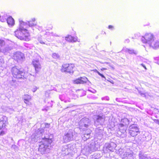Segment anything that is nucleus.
Instances as JSON below:
<instances>
[{"mask_svg":"<svg viewBox=\"0 0 159 159\" xmlns=\"http://www.w3.org/2000/svg\"><path fill=\"white\" fill-rule=\"evenodd\" d=\"M27 24L22 21H20L19 27L14 32L15 36L18 39L26 41L29 40L30 34L27 30L24 28Z\"/></svg>","mask_w":159,"mask_h":159,"instance_id":"obj_1","label":"nucleus"},{"mask_svg":"<svg viewBox=\"0 0 159 159\" xmlns=\"http://www.w3.org/2000/svg\"><path fill=\"white\" fill-rule=\"evenodd\" d=\"M154 35L152 34L149 33L146 34L141 38L142 42L145 43H148L149 46L154 49L159 48V42L154 41Z\"/></svg>","mask_w":159,"mask_h":159,"instance_id":"obj_2","label":"nucleus"},{"mask_svg":"<svg viewBox=\"0 0 159 159\" xmlns=\"http://www.w3.org/2000/svg\"><path fill=\"white\" fill-rule=\"evenodd\" d=\"M50 135H48V138L44 137L40 142L41 143L39 146L38 150L42 154H44L49 150V147L52 142V139L50 138Z\"/></svg>","mask_w":159,"mask_h":159,"instance_id":"obj_3","label":"nucleus"},{"mask_svg":"<svg viewBox=\"0 0 159 159\" xmlns=\"http://www.w3.org/2000/svg\"><path fill=\"white\" fill-rule=\"evenodd\" d=\"M76 67L74 63H64L62 65L61 70L62 72L72 74L75 71Z\"/></svg>","mask_w":159,"mask_h":159,"instance_id":"obj_4","label":"nucleus"},{"mask_svg":"<svg viewBox=\"0 0 159 159\" xmlns=\"http://www.w3.org/2000/svg\"><path fill=\"white\" fill-rule=\"evenodd\" d=\"M11 72L13 76L17 79H23L25 72L18 69L16 66H14L11 68Z\"/></svg>","mask_w":159,"mask_h":159,"instance_id":"obj_5","label":"nucleus"},{"mask_svg":"<svg viewBox=\"0 0 159 159\" xmlns=\"http://www.w3.org/2000/svg\"><path fill=\"white\" fill-rule=\"evenodd\" d=\"M128 130L129 134L133 137H136L140 132L139 128L134 124L130 125Z\"/></svg>","mask_w":159,"mask_h":159,"instance_id":"obj_6","label":"nucleus"},{"mask_svg":"<svg viewBox=\"0 0 159 159\" xmlns=\"http://www.w3.org/2000/svg\"><path fill=\"white\" fill-rule=\"evenodd\" d=\"M12 58L17 62H21L25 60V57L23 53L17 52L14 53Z\"/></svg>","mask_w":159,"mask_h":159,"instance_id":"obj_7","label":"nucleus"},{"mask_svg":"<svg viewBox=\"0 0 159 159\" xmlns=\"http://www.w3.org/2000/svg\"><path fill=\"white\" fill-rule=\"evenodd\" d=\"M32 64L34 67L35 73H40L42 70V66L38 60H34L32 61Z\"/></svg>","mask_w":159,"mask_h":159,"instance_id":"obj_8","label":"nucleus"},{"mask_svg":"<svg viewBox=\"0 0 159 159\" xmlns=\"http://www.w3.org/2000/svg\"><path fill=\"white\" fill-rule=\"evenodd\" d=\"M88 81V78L85 76L80 77L73 80L72 82L74 84H83L86 83Z\"/></svg>","mask_w":159,"mask_h":159,"instance_id":"obj_9","label":"nucleus"},{"mask_svg":"<svg viewBox=\"0 0 159 159\" xmlns=\"http://www.w3.org/2000/svg\"><path fill=\"white\" fill-rule=\"evenodd\" d=\"M8 124L7 118L3 116L0 119V130L4 129Z\"/></svg>","mask_w":159,"mask_h":159,"instance_id":"obj_10","label":"nucleus"},{"mask_svg":"<svg viewBox=\"0 0 159 159\" xmlns=\"http://www.w3.org/2000/svg\"><path fill=\"white\" fill-rule=\"evenodd\" d=\"M31 99V97L28 95H25V97L24 99V102L27 105H31V103L30 101Z\"/></svg>","mask_w":159,"mask_h":159,"instance_id":"obj_11","label":"nucleus"},{"mask_svg":"<svg viewBox=\"0 0 159 159\" xmlns=\"http://www.w3.org/2000/svg\"><path fill=\"white\" fill-rule=\"evenodd\" d=\"M65 39L68 42H75L77 41V37H75L70 35H68L65 38Z\"/></svg>","mask_w":159,"mask_h":159,"instance_id":"obj_12","label":"nucleus"},{"mask_svg":"<svg viewBox=\"0 0 159 159\" xmlns=\"http://www.w3.org/2000/svg\"><path fill=\"white\" fill-rule=\"evenodd\" d=\"M129 121L126 118L122 119L121 120V123L119 124L120 127H122L124 126H128L129 125Z\"/></svg>","mask_w":159,"mask_h":159,"instance_id":"obj_13","label":"nucleus"},{"mask_svg":"<svg viewBox=\"0 0 159 159\" xmlns=\"http://www.w3.org/2000/svg\"><path fill=\"white\" fill-rule=\"evenodd\" d=\"M7 21L8 25L9 26H12L15 24L14 20L11 16L8 17Z\"/></svg>","mask_w":159,"mask_h":159,"instance_id":"obj_14","label":"nucleus"},{"mask_svg":"<svg viewBox=\"0 0 159 159\" xmlns=\"http://www.w3.org/2000/svg\"><path fill=\"white\" fill-rule=\"evenodd\" d=\"M27 25H28L29 26H35L37 24V22L36 21L35 18H34L28 22V23H27Z\"/></svg>","mask_w":159,"mask_h":159,"instance_id":"obj_15","label":"nucleus"},{"mask_svg":"<svg viewBox=\"0 0 159 159\" xmlns=\"http://www.w3.org/2000/svg\"><path fill=\"white\" fill-rule=\"evenodd\" d=\"M78 95L82 97L86 95V92L83 90H79L77 91Z\"/></svg>","mask_w":159,"mask_h":159,"instance_id":"obj_16","label":"nucleus"},{"mask_svg":"<svg viewBox=\"0 0 159 159\" xmlns=\"http://www.w3.org/2000/svg\"><path fill=\"white\" fill-rule=\"evenodd\" d=\"M52 57L54 59H59L60 58V56L57 53H54L52 54Z\"/></svg>","mask_w":159,"mask_h":159,"instance_id":"obj_17","label":"nucleus"},{"mask_svg":"<svg viewBox=\"0 0 159 159\" xmlns=\"http://www.w3.org/2000/svg\"><path fill=\"white\" fill-rule=\"evenodd\" d=\"M97 118L96 120L98 122H99L100 120L103 119L102 116L99 115H98L97 116Z\"/></svg>","mask_w":159,"mask_h":159,"instance_id":"obj_18","label":"nucleus"},{"mask_svg":"<svg viewBox=\"0 0 159 159\" xmlns=\"http://www.w3.org/2000/svg\"><path fill=\"white\" fill-rule=\"evenodd\" d=\"M95 72H96L99 75L101 76L102 78H105V77L102 74L100 73L97 70H95Z\"/></svg>","mask_w":159,"mask_h":159,"instance_id":"obj_19","label":"nucleus"},{"mask_svg":"<svg viewBox=\"0 0 159 159\" xmlns=\"http://www.w3.org/2000/svg\"><path fill=\"white\" fill-rule=\"evenodd\" d=\"M5 45V42L4 40L0 39V46L2 47Z\"/></svg>","mask_w":159,"mask_h":159,"instance_id":"obj_20","label":"nucleus"},{"mask_svg":"<svg viewBox=\"0 0 159 159\" xmlns=\"http://www.w3.org/2000/svg\"><path fill=\"white\" fill-rule=\"evenodd\" d=\"M5 134V132L4 131H2L0 132V135H3Z\"/></svg>","mask_w":159,"mask_h":159,"instance_id":"obj_21","label":"nucleus"},{"mask_svg":"<svg viewBox=\"0 0 159 159\" xmlns=\"http://www.w3.org/2000/svg\"><path fill=\"white\" fill-rule=\"evenodd\" d=\"M154 120L155 122H156V123H157V124H158L159 122V120H158L155 119Z\"/></svg>","mask_w":159,"mask_h":159,"instance_id":"obj_22","label":"nucleus"},{"mask_svg":"<svg viewBox=\"0 0 159 159\" xmlns=\"http://www.w3.org/2000/svg\"><path fill=\"white\" fill-rule=\"evenodd\" d=\"M113 28V26L111 25H109L108 26V28L109 29H112Z\"/></svg>","mask_w":159,"mask_h":159,"instance_id":"obj_23","label":"nucleus"},{"mask_svg":"<svg viewBox=\"0 0 159 159\" xmlns=\"http://www.w3.org/2000/svg\"><path fill=\"white\" fill-rule=\"evenodd\" d=\"M141 66H142L144 68V69L145 70H147V68H146V67L145 66L144 64H141Z\"/></svg>","mask_w":159,"mask_h":159,"instance_id":"obj_24","label":"nucleus"},{"mask_svg":"<svg viewBox=\"0 0 159 159\" xmlns=\"http://www.w3.org/2000/svg\"><path fill=\"white\" fill-rule=\"evenodd\" d=\"M107 70V69L106 68H102L100 70H101V71H103V70Z\"/></svg>","mask_w":159,"mask_h":159,"instance_id":"obj_25","label":"nucleus"},{"mask_svg":"<svg viewBox=\"0 0 159 159\" xmlns=\"http://www.w3.org/2000/svg\"><path fill=\"white\" fill-rule=\"evenodd\" d=\"M39 42L41 43L42 44H45V42H43L42 41H40Z\"/></svg>","mask_w":159,"mask_h":159,"instance_id":"obj_26","label":"nucleus"},{"mask_svg":"<svg viewBox=\"0 0 159 159\" xmlns=\"http://www.w3.org/2000/svg\"><path fill=\"white\" fill-rule=\"evenodd\" d=\"M69 134L68 133L66 134L65 135V136L67 137H68L69 136Z\"/></svg>","mask_w":159,"mask_h":159,"instance_id":"obj_27","label":"nucleus"},{"mask_svg":"<svg viewBox=\"0 0 159 159\" xmlns=\"http://www.w3.org/2000/svg\"><path fill=\"white\" fill-rule=\"evenodd\" d=\"M84 126L85 127L87 128L89 126V125L87 124H84Z\"/></svg>","mask_w":159,"mask_h":159,"instance_id":"obj_28","label":"nucleus"},{"mask_svg":"<svg viewBox=\"0 0 159 159\" xmlns=\"http://www.w3.org/2000/svg\"><path fill=\"white\" fill-rule=\"evenodd\" d=\"M92 159H99V158H97V157H95V158H93Z\"/></svg>","mask_w":159,"mask_h":159,"instance_id":"obj_29","label":"nucleus"},{"mask_svg":"<svg viewBox=\"0 0 159 159\" xmlns=\"http://www.w3.org/2000/svg\"><path fill=\"white\" fill-rule=\"evenodd\" d=\"M48 93L47 92H46L45 93V94L46 95V93Z\"/></svg>","mask_w":159,"mask_h":159,"instance_id":"obj_30","label":"nucleus"},{"mask_svg":"<svg viewBox=\"0 0 159 159\" xmlns=\"http://www.w3.org/2000/svg\"><path fill=\"white\" fill-rule=\"evenodd\" d=\"M158 124L159 125V122Z\"/></svg>","mask_w":159,"mask_h":159,"instance_id":"obj_31","label":"nucleus"}]
</instances>
